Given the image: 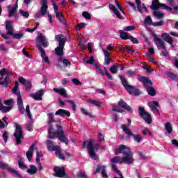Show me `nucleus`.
<instances>
[{
  "label": "nucleus",
  "instance_id": "f257e3e1",
  "mask_svg": "<svg viewBox=\"0 0 178 178\" xmlns=\"http://www.w3.org/2000/svg\"><path fill=\"white\" fill-rule=\"evenodd\" d=\"M47 115L48 116L47 124L49 126V128L47 129V138H50V140H54L55 137H57L60 143H63L65 145H67L69 144V138H67V137H66V136L65 135V131H63V127H62V125L56 124L57 131H54L55 129L54 127V125H52V124L55 122V118H54V113H48Z\"/></svg>",
  "mask_w": 178,
  "mask_h": 178
},
{
  "label": "nucleus",
  "instance_id": "f03ea898",
  "mask_svg": "<svg viewBox=\"0 0 178 178\" xmlns=\"http://www.w3.org/2000/svg\"><path fill=\"white\" fill-rule=\"evenodd\" d=\"M48 45H49V42L47 40V38L41 32H39L36 38V47L41 53V58L45 63H49V58L47 56V53L42 47L47 48Z\"/></svg>",
  "mask_w": 178,
  "mask_h": 178
},
{
  "label": "nucleus",
  "instance_id": "7ed1b4c3",
  "mask_svg": "<svg viewBox=\"0 0 178 178\" xmlns=\"http://www.w3.org/2000/svg\"><path fill=\"white\" fill-rule=\"evenodd\" d=\"M137 79L140 83L143 84L147 94L150 95V97H155L156 95V91L155 90V88H154V86H152V81L149 79V78L137 74Z\"/></svg>",
  "mask_w": 178,
  "mask_h": 178
},
{
  "label": "nucleus",
  "instance_id": "20e7f679",
  "mask_svg": "<svg viewBox=\"0 0 178 178\" xmlns=\"http://www.w3.org/2000/svg\"><path fill=\"white\" fill-rule=\"evenodd\" d=\"M82 148H88V154H89V156L92 158V159H94L95 161H97L98 159V156L95 153V150L98 151L99 149V144L95 143L94 145V140L90 139L88 142L84 141L83 143V147Z\"/></svg>",
  "mask_w": 178,
  "mask_h": 178
},
{
  "label": "nucleus",
  "instance_id": "39448f33",
  "mask_svg": "<svg viewBox=\"0 0 178 178\" xmlns=\"http://www.w3.org/2000/svg\"><path fill=\"white\" fill-rule=\"evenodd\" d=\"M63 34L56 35L55 36L56 41L58 42V47L55 49L56 55L58 56H62L63 55V49L65 48V44H66V38H63Z\"/></svg>",
  "mask_w": 178,
  "mask_h": 178
},
{
  "label": "nucleus",
  "instance_id": "423d86ee",
  "mask_svg": "<svg viewBox=\"0 0 178 178\" xmlns=\"http://www.w3.org/2000/svg\"><path fill=\"white\" fill-rule=\"evenodd\" d=\"M134 162V159L129 158L127 156L120 157L115 156L111 159V163H125L127 165H131Z\"/></svg>",
  "mask_w": 178,
  "mask_h": 178
},
{
  "label": "nucleus",
  "instance_id": "0eeeda50",
  "mask_svg": "<svg viewBox=\"0 0 178 178\" xmlns=\"http://www.w3.org/2000/svg\"><path fill=\"white\" fill-rule=\"evenodd\" d=\"M119 154H123L124 156H127V158H131L132 159H134L133 156V153H131L129 147H127L124 145H120V147L115 149V154L119 155Z\"/></svg>",
  "mask_w": 178,
  "mask_h": 178
},
{
  "label": "nucleus",
  "instance_id": "6e6552de",
  "mask_svg": "<svg viewBox=\"0 0 178 178\" xmlns=\"http://www.w3.org/2000/svg\"><path fill=\"white\" fill-rule=\"evenodd\" d=\"M14 137L16 140V144L20 145L22 144V140L24 138V135L23 134V130H22V127L17 123L15 124V131L14 133Z\"/></svg>",
  "mask_w": 178,
  "mask_h": 178
},
{
  "label": "nucleus",
  "instance_id": "1a4fd4ad",
  "mask_svg": "<svg viewBox=\"0 0 178 178\" xmlns=\"http://www.w3.org/2000/svg\"><path fill=\"white\" fill-rule=\"evenodd\" d=\"M121 129H122L123 131H124L125 134L128 136L129 137H133L134 140L136 143H141V140H143V136L139 134H134L127 127H126L124 124L121 125Z\"/></svg>",
  "mask_w": 178,
  "mask_h": 178
},
{
  "label": "nucleus",
  "instance_id": "9d476101",
  "mask_svg": "<svg viewBox=\"0 0 178 178\" xmlns=\"http://www.w3.org/2000/svg\"><path fill=\"white\" fill-rule=\"evenodd\" d=\"M138 113L139 116L142 118L148 124H151L152 123V118L151 117V114L145 111L144 107L139 106L138 107Z\"/></svg>",
  "mask_w": 178,
  "mask_h": 178
},
{
  "label": "nucleus",
  "instance_id": "9b49d317",
  "mask_svg": "<svg viewBox=\"0 0 178 178\" xmlns=\"http://www.w3.org/2000/svg\"><path fill=\"white\" fill-rule=\"evenodd\" d=\"M55 177L70 178L66 173V169L63 166H56L53 169Z\"/></svg>",
  "mask_w": 178,
  "mask_h": 178
},
{
  "label": "nucleus",
  "instance_id": "f8f14e48",
  "mask_svg": "<svg viewBox=\"0 0 178 178\" xmlns=\"http://www.w3.org/2000/svg\"><path fill=\"white\" fill-rule=\"evenodd\" d=\"M18 81L21 84H22V86H24L26 91H30V90L33 88V84L31 83V81L30 79H26L23 76H19L18 78Z\"/></svg>",
  "mask_w": 178,
  "mask_h": 178
},
{
  "label": "nucleus",
  "instance_id": "ddd939ff",
  "mask_svg": "<svg viewBox=\"0 0 178 178\" xmlns=\"http://www.w3.org/2000/svg\"><path fill=\"white\" fill-rule=\"evenodd\" d=\"M118 106L122 109H125V111H127L129 113H133V108H131V107L129 106L123 99H120L118 102Z\"/></svg>",
  "mask_w": 178,
  "mask_h": 178
},
{
  "label": "nucleus",
  "instance_id": "4468645a",
  "mask_svg": "<svg viewBox=\"0 0 178 178\" xmlns=\"http://www.w3.org/2000/svg\"><path fill=\"white\" fill-rule=\"evenodd\" d=\"M154 42L157 47L158 49H166V46L165 45V42L162 39L158 38L156 35H154Z\"/></svg>",
  "mask_w": 178,
  "mask_h": 178
},
{
  "label": "nucleus",
  "instance_id": "2eb2a0df",
  "mask_svg": "<svg viewBox=\"0 0 178 178\" xmlns=\"http://www.w3.org/2000/svg\"><path fill=\"white\" fill-rule=\"evenodd\" d=\"M125 90H127V92H129L130 95H135L136 97H138V95H140V89H137L131 85L127 86Z\"/></svg>",
  "mask_w": 178,
  "mask_h": 178
},
{
  "label": "nucleus",
  "instance_id": "dca6fc26",
  "mask_svg": "<svg viewBox=\"0 0 178 178\" xmlns=\"http://www.w3.org/2000/svg\"><path fill=\"white\" fill-rule=\"evenodd\" d=\"M42 95H44V89H41L35 93H31L30 97L35 99V101H42Z\"/></svg>",
  "mask_w": 178,
  "mask_h": 178
},
{
  "label": "nucleus",
  "instance_id": "f3484780",
  "mask_svg": "<svg viewBox=\"0 0 178 178\" xmlns=\"http://www.w3.org/2000/svg\"><path fill=\"white\" fill-rule=\"evenodd\" d=\"M17 104L18 106V111L21 115H24V106L23 105V99H22V95H19L17 99Z\"/></svg>",
  "mask_w": 178,
  "mask_h": 178
},
{
  "label": "nucleus",
  "instance_id": "a211bd4d",
  "mask_svg": "<svg viewBox=\"0 0 178 178\" xmlns=\"http://www.w3.org/2000/svg\"><path fill=\"white\" fill-rule=\"evenodd\" d=\"M56 116H61V118H70V111L60 108L55 113Z\"/></svg>",
  "mask_w": 178,
  "mask_h": 178
},
{
  "label": "nucleus",
  "instance_id": "6ab92c4d",
  "mask_svg": "<svg viewBox=\"0 0 178 178\" xmlns=\"http://www.w3.org/2000/svg\"><path fill=\"white\" fill-rule=\"evenodd\" d=\"M53 150L55 151L56 156L58 158V159H61V161H65L66 157H65V154L62 152L60 149V147L56 146Z\"/></svg>",
  "mask_w": 178,
  "mask_h": 178
},
{
  "label": "nucleus",
  "instance_id": "aec40b11",
  "mask_svg": "<svg viewBox=\"0 0 178 178\" xmlns=\"http://www.w3.org/2000/svg\"><path fill=\"white\" fill-rule=\"evenodd\" d=\"M6 30L7 31L8 35H10L13 33V25L12 24V22L6 21Z\"/></svg>",
  "mask_w": 178,
  "mask_h": 178
},
{
  "label": "nucleus",
  "instance_id": "412c9836",
  "mask_svg": "<svg viewBox=\"0 0 178 178\" xmlns=\"http://www.w3.org/2000/svg\"><path fill=\"white\" fill-rule=\"evenodd\" d=\"M103 52L104 54V65H110L111 63V54L109 51L103 49Z\"/></svg>",
  "mask_w": 178,
  "mask_h": 178
},
{
  "label": "nucleus",
  "instance_id": "4be33fe9",
  "mask_svg": "<svg viewBox=\"0 0 178 178\" xmlns=\"http://www.w3.org/2000/svg\"><path fill=\"white\" fill-rule=\"evenodd\" d=\"M54 92H57V94H60L62 97H64V98H66L67 97V93L66 92V89L64 88H54L53 89Z\"/></svg>",
  "mask_w": 178,
  "mask_h": 178
},
{
  "label": "nucleus",
  "instance_id": "5701e85b",
  "mask_svg": "<svg viewBox=\"0 0 178 178\" xmlns=\"http://www.w3.org/2000/svg\"><path fill=\"white\" fill-rule=\"evenodd\" d=\"M162 38H163L164 41H165V42H168V44H170V45H171L172 47L173 45V39H172L170 38V35H169V34L165 33H163L161 35Z\"/></svg>",
  "mask_w": 178,
  "mask_h": 178
},
{
  "label": "nucleus",
  "instance_id": "b1692460",
  "mask_svg": "<svg viewBox=\"0 0 178 178\" xmlns=\"http://www.w3.org/2000/svg\"><path fill=\"white\" fill-rule=\"evenodd\" d=\"M34 152V144L31 145L29 150L26 152V157L29 161L33 159V154Z\"/></svg>",
  "mask_w": 178,
  "mask_h": 178
},
{
  "label": "nucleus",
  "instance_id": "393cba45",
  "mask_svg": "<svg viewBox=\"0 0 178 178\" xmlns=\"http://www.w3.org/2000/svg\"><path fill=\"white\" fill-rule=\"evenodd\" d=\"M161 4H163V3H159V0H153L152 2V9L153 10H158L159 8H161Z\"/></svg>",
  "mask_w": 178,
  "mask_h": 178
},
{
  "label": "nucleus",
  "instance_id": "a878e982",
  "mask_svg": "<svg viewBox=\"0 0 178 178\" xmlns=\"http://www.w3.org/2000/svg\"><path fill=\"white\" fill-rule=\"evenodd\" d=\"M149 106L152 111H154L156 109V112L159 113V110L158 109V108H156V106H159V103H158V102L153 101L149 103Z\"/></svg>",
  "mask_w": 178,
  "mask_h": 178
},
{
  "label": "nucleus",
  "instance_id": "bb28decb",
  "mask_svg": "<svg viewBox=\"0 0 178 178\" xmlns=\"http://www.w3.org/2000/svg\"><path fill=\"white\" fill-rule=\"evenodd\" d=\"M119 49L121 52H124L126 49L128 51V52H131V54H134V49L130 46H125L123 47L122 45L119 46Z\"/></svg>",
  "mask_w": 178,
  "mask_h": 178
},
{
  "label": "nucleus",
  "instance_id": "cd10ccee",
  "mask_svg": "<svg viewBox=\"0 0 178 178\" xmlns=\"http://www.w3.org/2000/svg\"><path fill=\"white\" fill-rule=\"evenodd\" d=\"M46 143L48 151H55L54 149H55L56 147H59L58 145L54 146V142L51 140H47Z\"/></svg>",
  "mask_w": 178,
  "mask_h": 178
},
{
  "label": "nucleus",
  "instance_id": "c85d7f7f",
  "mask_svg": "<svg viewBox=\"0 0 178 178\" xmlns=\"http://www.w3.org/2000/svg\"><path fill=\"white\" fill-rule=\"evenodd\" d=\"M12 92L15 95H17V97H19V95H21L20 90H19V81H15V86L12 89Z\"/></svg>",
  "mask_w": 178,
  "mask_h": 178
},
{
  "label": "nucleus",
  "instance_id": "c756f323",
  "mask_svg": "<svg viewBox=\"0 0 178 178\" xmlns=\"http://www.w3.org/2000/svg\"><path fill=\"white\" fill-rule=\"evenodd\" d=\"M87 102L89 104H92V105H94L95 106H97L98 108H101V106L102 105V102H99L98 100L89 99Z\"/></svg>",
  "mask_w": 178,
  "mask_h": 178
},
{
  "label": "nucleus",
  "instance_id": "7c9ffc66",
  "mask_svg": "<svg viewBox=\"0 0 178 178\" xmlns=\"http://www.w3.org/2000/svg\"><path fill=\"white\" fill-rule=\"evenodd\" d=\"M120 80L121 81V83L123 86V87H124V88L126 89L129 86H130L129 84V82L127 81V79H126L124 77H123V76L122 75H119L118 76Z\"/></svg>",
  "mask_w": 178,
  "mask_h": 178
},
{
  "label": "nucleus",
  "instance_id": "2f4dec72",
  "mask_svg": "<svg viewBox=\"0 0 178 178\" xmlns=\"http://www.w3.org/2000/svg\"><path fill=\"white\" fill-rule=\"evenodd\" d=\"M37 170H38L37 167L33 165H31L30 168L27 170V173L29 175H35V173H37Z\"/></svg>",
  "mask_w": 178,
  "mask_h": 178
},
{
  "label": "nucleus",
  "instance_id": "473e14b6",
  "mask_svg": "<svg viewBox=\"0 0 178 178\" xmlns=\"http://www.w3.org/2000/svg\"><path fill=\"white\" fill-rule=\"evenodd\" d=\"M12 110V106H5L2 104V102H0V111H2L3 113H6V112H9V111Z\"/></svg>",
  "mask_w": 178,
  "mask_h": 178
},
{
  "label": "nucleus",
  "instance_id": "72a5a7b5",
  "mask_svg": "<svg viewBox=\"0 0 178 178\" xmlns=\"http://www.w3.org/2000/svg\"><path fill=\"white\" fill-rule=\"evenodd\" d=\"M165 129L169 134H172L173 131V127L172 126V124L169 122H166L165 124Z\"/></svg>",
  "mask_w": 178,
  "mask_h": 178
},
{
  "label": "nucleus",
  "instance_id": "f704fd0d",
  "mask_svg": "<svg viewBox=\"0 0 178 178\" xmlns=\"http://www.w3.org/2000/svg\"><path fill=\"white\" fill-rule=\"evenodd\" d=\"M9 84V75L6 76L3 81H0V86L8 88Z\"/></svg>",
  "mask_w": 178,
  "mask_h": 178
},
{
  "label": "nucleus",
  "instance_id": "c9c22d12",
  "mask_svg": "<svg viewBox=\"0 0 178 178\" xmlns=\"http://www.w3.org/2000/svg\"><path fill=\"white\" fill-rule=\"evenodd\" d=\"M8 172H10V173H12L13 175H15V176L17 178H23V175H22V174L19 173V171L13 169V168H8Z\"/></svg>",
  "mask_w": 178,
  "mask_h": 178
},
{
  "label": "nucleus",
  "instance_id": "e433bc0d",
  "mask_svg": "<svg viewBox=\"0 0 178 178\" xmlns=\"http://www.w3.org/2000/svg\"><path fill=\"white\" fill-rule=\"evenodd\" d=\"M17 8L18 5L15 3V6L10 10L8 17H13V16H15V14L16 13V12H17Z\"/></svg>",
  "mask_w": 178,
  "mask_h": 178
},
{
  "label": "nucleus",
  "instance_id": "4c0bfd02",
  "mask_svg": "<svg viewBox=\"0 0 178 178\" xmlns=\"http://www.w3.org/2000/svg\"><path fill=\"white\" fill-rule=\"evenodd\" d=\"M119 33H120V38H122V40H129L131 35H129L127 33V32L120 30Z\"/></svg>",
  "mask_w": 178,
  "mask_h": 178
},
{
  "label": "nucleus",
  "instance_id": "58836bf2",
  "mask_svg": "<svg viewBox=\"0 0 178 178\" xmlns=\"http://www.w3.org/2000/svg\"><path fill=\"white\" fill-rule=\"evenodd\" d=\"M47 12H48V6H42L40 10L39 11L40 16H45V15H47Z\"/></svg>",
  "mask_w": 178,
  "mask_h": 178
},
{
  "label": "nucleus",
  "instance_id": "ea45409f",
  "mask_svg": "<svg viewBox=\"0 0 178 178\" xmlns=\"http://www.w3.org/2000/svg\"><path fill=\"white\" fill-rule=\"evenodd\" d=\"M19 159L18 160V165L20 169H27V165H24L23 162V159L22 156H19Z\"/></svg>",
  "mask_w": 178,
  "mask_h": 178
},
{
  "label": "nucleus",
  "instance_id": "a19ab883",
  "mask_svg": "<svg viewBox=\"0 0 178 178\" xmlns=\"http://www.w3.org/2000/svg\"><path fill=\"white\" fill-rule=\"evenodd\" d=\"M83 60L88 64V65H93L95 60L94 56L86 57L83 58Z\"/></svg>",
  "mask_w": 178,
  "mask_h": 178
},
{
  "label": "nucleus",
  "instance_id": "79ce46f5",
  "mask_svg": "<svg viewBox=\"0 0 178 178\" xmlns=\"http://www.w3.org/2000/svg\"><path fill=\"white\" fill-rule=\"evenodd\" d=\"M56 17L60 22V23H65V18L63 17V13H56Z\"/></svg>",
  "mask_w": 178,
  "mask_h": 178
},
{
  "label": "nucleus",
  "instance_id": "37998d69",
  "mask_svg": "<svg viewBox=\"0 0 178 178\" xmlns=\"http://www.w3.org/2000/svg\"><path fill=\"white\" fill-rule=\"evenodd\" d=\"M161 6V9H165V10H168V12H170V13H173V10L172 9V7L167 6L165 3H163L160 5Z\"/></svg>",
  "mask_w": 178,
  "mask_h": 178
},
{
  "label": "nucleus",
  "instance_id": "c03bdc74",
  "mask_svg": "<svg viewBox=\"0 0 178 178\" xmlns=\"http://www.w3.org/2000/svg\"><path fill=\"white\" fill-rule=\"evenodd\" d=\"M167 76L172 81L177 80L178 79V74H175L173 72H168Z\"/></svg>",
  "mask_w": 178,
  "mask_h": 178
},
{
  "label": "nucleus",
  "instance_id": "a18cd8bd",
  "mask_svg": "<svg viewBox=\"0 0 178 178\" xmlns=\"http://www.w3.org/2000/svg\"><path fill=\"white\" fill-rule=\"evenodd\" d=\"M136 6L138 8V11L139 13H143V6H141V0H135Z\"/></svg>",
  "mask_w": 178,
  "mask_h": 178
},
{
  "label": "nucleus",
  "instance_id": "49530a36",
  "mask_svg": "<svg viewBox=\"0 0 178 178\" xmlns=\"http://www.w3.org/2000/svg\"><path fill=\"white\" fill-rule=\"evenodd\" d=\"M153 15L157 19H162V17L165 16V14H163V13H161L159 11H154Z\"/></svg>",
  "mask_w": 178,
  "mask_h": 178
},
{
  "label": "nucleus",
  "instance_id": "de8ad7c7",
  "mask_svg": "<svg viewBox=\"0 0 178 178\" xmlns=\"http://www.w3.org/2000/svg\"><path fill=\"white\" fill-rule=\"evenodd\" d=\"M145 24H149V26H152V19L151 18V16L148 15L145 18Z\"/></svg>",
  "mask_w": 178,
  "mask_h": 178
},
{
  "label": "nucleus",
  "instance_id": "09e8293b",
  "mask_svg": "<svg viewBox=\"0 0 178 178\" xmlns=\"http://www.w3.org/2000/svg\"><path fill=\"white\" fill-rule=\"evenodd\" d=\"M110 72H111L113 74H116L118 73V64L111 66L110 67Z\"/></svg>",
  "mask_w": 178,
  "mask_h": 178
},
{
  "label": "nucleus",
  "instance_id": "8fccbe9b",
  "mask_svg": "<svg viewBox=\"0 0 178 178\" xmlns=\"http://www.w3.org/2000/svg\"><path fill=\"white\" fill-rule=\"evenodd\" d=\"M10 35H12L13 38H15L16 40H22V38L23 37V33H14L13 32V34Z\"/></svg>",
  "mask_w": 178,
  "mask_h": 178
},
{
  "label": "nucleus",
  "instance_id": "3c124183",
  "mask_svg": "<svg viewBox=\"0 0 178 178\" xmlns=\"http://www.w3.org/2000/svg\"><path fill=\"white\" fill-rule=\"evenodd\" d=\"M3 140L4 143H8V139L9 138V132L7 131H4L2 135Z\"/></svg>",
  "mask_w": 178,
  "mask_h": 178
},
{
  "label": "nucleus",
  "instance_id": "603ef678",
  "mask_svg": "<svg viewBox=\"0 0 178 178\" xmlns=\"http://www.w3.org/2000/svg\"><path fill=\"white\" fill-rule=\"evenodd\" d=\"M82 16L85 18L87 19L88 20H91V14H90L87 11H84L82 13Z\"/></svg>",
  "mask_w": 178,
  "mask_h": 178
},
{
  "label": "nucleus",
  "instance_id": "864d4df0",
  "mask_svg": "<svg viewBox=\"0 0 178 178\" xmlns=\"http://www.w3.org/2000/svg\"><path fill=\"white\" fill-rule=\"evenodd\" d=\"M19 13L23 16V17H25V19H29V17L30 16V13L23 10H19Z\"/></svg>",
  "mask_w": 178,
  "mask_h": 178
},
{
  "label": "nucleus",
  "instance_id": "5fc2aeb1",
  "mask_svg": "<svg viewBox=\"0 0 178 178\" xmlns=\"http://www.w3.org/2000/svg\"><path fill=\"white\" fill-rule=\"evenodd\" d=\"M111 168H112V170H113V172H115V173H117V175H120V170H119V169H118V167L116 166L115 164L111 163Z\"/></svg>",
  "mask_w": 178,
  "mask_h": 178
},
{
  "label": "nucleus",
  "instance_id": "6e6d98bb",
  "mask_svg": "<svg viewBox=\"0 0 178 178\" xmlns=\"http://www.w3.org/2000/svg\"><path fill=\"white\" fill-rule=\"evenodd\" d=\"M26 113H27L29 119H32L31 112L30 111V105H26Z\"/></svg>",
  "mask_w": 178,
  "mask_h": 178
},
{
  "label": "nucleus",
  "instance_id": "4d7b16f0",
  "mask_svg": "<svg viewBox=\"0 0 178 178\" xmlns=\"http://www.w3.org/2000/svg\"><path fill=\"white\" fill-rule=\"evenodd\" d=\"M104 169H106V166L105 165H97L95 173H99L101 170H104Z\"/></svg>",
  "mask_w": 178,
  "mask_h": 178
},
{
  "label": "nucleus",
  "instance_id": "13d9d810",
  "mask_svg": "<svg viewBox=\"0 0 178 178\" xmlns=\"http://www.w3.org/2000/svg\"><path fill=\"white\" fill-rule=\"evenodd\" d=\"M160 55L161 56H164V58L169 57V52H168V50H166V47L165 49H163V51L160 53Z\"/></svg>",
  "mask_w": 178,
  "mask_h": 178
},
{
  "label": "nucleus",
  "instance_id": "bf43d9fd",
  "mask_svg": "<svg viewBox=\"0 0 178 178\" xmlns=\"http://www.w3.org/2000/svg\"><path fill=\"white\" fill-rule=\"evenodd\" d=\"M66 102L72 105V108L74 112L76 111V103H74L73 100H67Z\"/></svg>",
  "mask_w": 178,
  "mask_h": 178
},
{
  "label": "nucleus",
  "instance_id": "052dcab7",
  "mask_svg": "<svg viewBox=\"0 0 178 178\" xmlns=\"http://www.w3.org/2000/svg\"><path fill=\"white\" fill-rule=\"evenodd\" d=\"M129 40L132 42V44H139L140 42L138 41V39L133 37V36H129Z\"/></svg>",
  "mask_w": 178,
  "mask_h": 178
},
{
  "label": "nucleus",
  "instance_id": "680f3d73",
  "mask_svg": "<svg viewBox=\"0 0 178 178\" xmlns=\"http://www.w3.org/2000/svg\"><path fill=\"white\" fill-rule=\"evenodd\" d=\"M163 21L161 20V21H159V22H153L152 25L153 27H160V26H163Z\"/></svg>",
  "mask_w": 178,
  "mask_h": 178
},
{
  "label": "nucleus",
  "instance_id": "e2e57ef3",
  "mask_svg": "<svg viewBox=\"0 0 178 178\" xmlns=\"http://www.w3.org/2000/svg\"><path fill=\"white\" fill-rule=\"evenodd\" d=\"M138 154L140 156V159H141L142 161H147V156H145V154H143V152H138Z\"/></svg>",
  "mask_w": 178,
  "mask_h": 178
},
{
  "label": "nucleus",
  "instance_id": "0e129e2a",
  "mask_svg": "<svg viewBox=\"0 0 178 178\" xmlns=\"http://www.w3.org/2000/svg\"><path fill=\"white\" fill-rule=\"evenodd\" d=\"M114 14L115 16H117L118 19H120V20H123L124 19L122 14H120V12H119L118 10L114 13Z\"/></svg>",
  "mask_w": 178,
  "mask_h": 178
},
{
  "label": "nucleus",
  "instance_id": "69168bd1",
  "mask_svg": "<svg viewBox=\"0 0 178 178\" xmlns=\"http://www.w3.org/2000/svg\"><path fill=\"white\" fill-rule=\"evenodd\" d=\"M81 113H83V115H86V116H89V118H92V115H91L88 112H87V110L81 108Z\"/></svg>",
  "mask_w": 178,
  "mask_h": 178
},
{
  "label": "nucleus",
  "instance_id": "338daca9",
  "mask_svg": "<svg viewBox=\"0 0 178 178\" xmlns=\"http://www.w3.org/2000/svg\"><path fill=\"white\" fill-rule=\"evenodd\" d=\"M5 74H9L6 68H3L0 70V76H3Z\"/></svg>",
  "mask_w": 178,
  "mask_h": 178
},
{
  "label": "nucleus",
  "instance_id": "774afa93",
  "mask_svg": "<svg viewBox=\"0 0 178 178\" xmlns=\"http://www.w3.org/2000/svg\"><path fill=\"white\" fill-rule=\"evenodd\" d=\"M63 64L64 66H70L72 65V63L69 61V60L63 58Z\"/></svg>",
  "mask_w": 178,
  "mask_h": 178
}]
</instances>
